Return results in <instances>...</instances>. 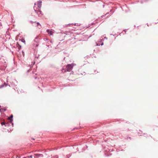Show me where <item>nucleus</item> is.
I'll use <instances>...</instances> for the list:
<instances>
[{"mask_svg":"<svg viewBox=\"0 0 158 158\" xmlns=\"http://www.w3.org/2000/svg\"><path fill=\"white\" fill-rule=\"evenodd\" d=\"M37 26H38L39 25H40V23L39 22L37 23Z\"/></svg>","mask_w":158,"mask_h":158,"instance_id":"13","label":"nucleus"},{"mask_svg":"<svg viewBox=\"0 0 158 158\" xmlns=\"http://www.w3.org/2000/svg\"><path fill=\"white\" fill-rule=\"evenodd\" d=\"M1 125L2 126L3 125H5V126H6L8 125V124L7 123H6L4 122H2L1 123Z\"/></svg>","mask_w":158,"mask_h":158,"instance_id":"9","label":"nucleus"},{"mask_svg":"<svg viewBox=\"0 0 158 158\" xmlns=\"http://www.w3.org/2000/svg\"><path fill=\"white\" fill-rule=\"evenodd\" d=\"M27 157L28 158H32V155L30 156H27Z\"/></svg>","mask_w":158,"mask_h":158,"instance_id":"12","label":"nucleus"},{"mask_svg":"<svg viewBox=\"0 0 158 158\" xmlns=\"http://www.w3.org/2000/svg\"><path fill=\"white\" fill-rule=\"evenodd\" d=\"M20 40L24 44H25V41L24 39H21Z\"/></svg>","mask_w":158,"mask_h":158,"instance_id":"10","label":"nucleus"},{"mask_svg":"<svg viewBox=\"0 0 158 158\" xmlns=\"http://www.w3.org/2000/svg\"><path fill=\"white\" fill-rule=\"evenodd\" d=\"M35 64V62H34L32 64L34 65Z\"/></svg>","mask_w":158,"mask_h":158,"instance_id":"23","label":"nucleus"},{"mask_svg":"<svg viewBox=\"0 0 158 158\" xmlns=\"http://www.w3.org/2000/svg\"><path fill=\"white\" fill-rule=\"evenodd\" d=\"M101 17L102 18H103L104 17V15L102 16Z\"/></svg>","mask_w":158,"mask_h":158,"instance_id":"24","label":"nucleus"},{"mask_svg":"<svg viewBox=\"0 0 158 158\" xmlns=\"http://www.w3.org/2000/svg\"><path fill=\"white\" fill-rule=\"evenodd\" d=\"M7 85H8V84H7L5 82L4 84L0 85V89L3 88L4 86H6Z\"/></svg>","mask_w":158,"mask_h":158,"instance_id":"7","label":"nucleus"},{"mask_svg":"<svg viewBox=\"0 0 158 158\" xmlns=\"http://www.w3.org/2000/svg\"><path fill=\"white\" fill-rule=\"evenodd\" d=\"M103 45V42H102V43H101V45ZM100 45V44H98V43L97 44V46H98V45H99H99Z\"/></svg>","mask_w":158,"mask_h":158,"instance_id":"11","label":"nucleus"},{"mask_svg":"<svg viewBox=\"0 0 158 158\" xmlns=\"http://www.w3.org/2000/svg\"><path fill=\"white\" fill-rule=\"evenodd\" d=\"M39 41V39L38 36H36L34 40V41L36 43H38Z\"/></svg>","mask_w":158,"mask_h":158,"instance_id":"6","label":"nucleus"},{"mask_svg":"<svg viewBox=\"0 0 158 158\" xmlns=\"http://www.w3.org/2000/svg\"><path fill=\"white\" fill-rule=\"evenodd\" d=\"M104 6H105V5H103V7H104Z\"/></svg>","mask_w":158,"mask_h":158,"instance_id":"26","label":"nucleus"},{"mask_svg":"<svg viewBox=\"0 0 158 158\" xmlns=\"http://www.w3.org/2000/svg\"><path fill=\"white\" fill-rule=\"evenodd\" d=\"M30 71V70H28V71H27L28 72H29Z\"/></svg>","mask_w":158,"mask_h":158,"instance_id":"21","label":"nucleus"},{"mask_svg":"<svg viewBox=\"0 0 158 158\" xmlns=\"http://www.w3.org/2000/svg\"><path fill=\"white\" fill-rule=\"evenodd\" d=\"M124 31H125V33H126V29H125V30H124Z\"/></svg>","mask_w":158,"mask_h":158,"instance_id":"20","label":"nucleus"},{"mask_svg":"<svg viewBox=\"0 0 158 158\" xmlns=\"http://www.w3.org/2000/svg\"><path fill=\"white\" fill-rule=\"evenodd\" d=\"M23 158H28L27 157H27H23Z\"/></svg>","mask_w":158,"mask_h":158,"instance_id":"22","label":"nucleus"},{"mask_svg":"<svg viewBox=\"0 0 158 158\" xmlns=\"http://www.w3.org/2000/svg\"><path fill=\"white\" fill-rule=\"evenodd\" d=\"M42 1L41 0L38 1L37 2V5L39 8H40L41 6Z\"/></svg>","mask_w":158,"mask_h":158,"instance_id":"4","label":"nucleus"},{"mask_svg":"<svg viewBox=\"0 0 158 158\" xmlns=\"http://www.w3.org/2000/svg\"><path fill=\"white\" fill-rule=\"evenodd\" d=\"M12 124L13 125V123H12Z\"/></svg>","mask_w":158,"mask_h":158,"instance_id":"31","label":"nucleus"},{"mask_svg":"<svg viewBox=\"0 0 158 158\" xmlns=\"http://www.w3.org/2000/svg\"><path fill=\"white\" fill-rule=\"evenodd\" d=\"M73 64H69L66 66L67 71H70L73 69Z\"/></svg>","mask_w":158,"mask_h":158,"instance_id":"1","label":"nucleus"},{"mask_svg":"<svg viewBox=\"0 0 158 158\" xmlns=\"http://www.w3.org/2000/svg\"><path fill=\"white\" fill-rule=\"evenodd\" d=\"M104 38H105V39H107V38L106 37H104Z\"/></svg>","mask_w":158,"mask_h":158,"instance_id":"25","label":"nucleus"},{"mask_svg":"<svg viewBox=\"0 0 158 158\" xmlns=\"http://www.w3.org/2000/svg\"><path fill=\"white\" fill-rule=\"evenodd\" d=\"M47 32L50 35H52L53 34V31L50 29H47Z\"/></svg>","mask_w":158,"mask_h":158,"instance_id":"5","label":"nucleus"},{"mask_svg":"<svg viewBox=\"0 0 158 158\" xmlns=\"http://www.w3.org/2000/svg\"><path fill=\"white\" fill-rule=\"evenodd\" d=\"M13 117V116L12 115H11L9 117V119L10 120V123H12L13 121L12 118Z\"/></svg>","mask_w":158,"mask_h":158,"instance_id":"8","label":"nucleus"},{"mask_svg":"<svg viewBox=\"0 0 158 158\" xmlns=\"http://www.w3.org/2000/svg\"><path fill=\"white\" fill-rule=\"evenodd\" d=\"M22 53H23V56H24V52H23V51H22Z\"/></svg>","mask_w":158,"mask_h":158,"instance_id":"15","label":"nucleus"},{"mask_svg":"<svg viewBox=\"0 0 158 158\" xmlns=\"http://www.w3.org/2000/svg\"><path fill=\"white\" fill-rule=\"evenodd\" d=\"M70 25V24H67V25Z\"/></svg>","mask_w":158,"mask_h":158,"instance_id":"29","label":"nucleus"},{"mask_svg":"<svg viewBox=\"0 0 158 158\" xmlns=\"http://www.w3.org/2000/svg\"><path fill=\"white\" fill-rule=\"evenodd\" d=\"M21 46H19V48H21Z\"/></svg>","mask_w":158,"mask_h":158,"instance_id":"19","label":"nucleus"},{"mask_svg":"<svg viewBox=\"0 0 158 158\" xmlns=\"http://www.w3.org/2000/svg\"><path fill=\"white\" fill-rule=\"evenodd\" d=\"M34 10L35 12L39 16H40V15H42V14L41 13L42 12L40 10H35V7H34Z\"/></svg>","mask_w":158,"mask_h":158,"instance_id":"3","label":"nucleus"},{"mask_svg":"<svg viewBox=\"0 0 158 158\" xmlns=\"http://www.w3.org/2000/svg\"><path fill=\"white\" fill-rule=\"evenodd\" d=\"M34 156L35 158H38L39 157H43V155L42 154H34Z\"/></svg>","mask_w":158,"mask_h":158,"instance_id":"2","label":"nucleus"},{"mask_svg":"<svg viewBox=\"0 0 158 158\" xmlns=\"http://www.w3.org/2000/svg\"><path fill=\"white\" fill-rule=\"evenodd\" d=\"M8 77H7L6 78V82H8Z\"/></svg>","mask_w":158,"mask_h":158,"instance_id":"16","label":"nucleus"},{"mask_svg":"<svg viewBox=\"0 0 158 158\" xmlns=\"http://www.w3.org/2000/svg\"><path fill=\"white\" fill-rule=\"evenodd\" d=\"M76 24H74V25H76Z\"/></svg>","mask_w":158,"mask_h":158,"instance_id":"30","label":"nucleus"},{"mask_svg":"<svg viewBox=\"0 0 158 158\" xmlns=\"http://www.w3.org/2000/svg\"><path fill=\"white\" fill-rule=\"evenodd\" d=\"M109 13H107L105 15H106L107 14H108Z\"/></svg>","mask_w":158,"mask_h":158,"instance_id":"27","label":"nucleus"},{"mask_svg":"<svg viewBox=\"0 0 158 158\" xmlns=\"http://www.w3.org/2000/svg\"><path fill=\"white\" fill-rule=\"evenodd\" d=\"M1 111V110L0 109V111Z\"/></svg>","mask_w":158,"mask_h":158,"instance_id":"32","label":"nucleus"},{"mask_svg":"<svg viewBox=\"0 0 158 158\" xmlns=\"http://www.w3.org/2000/svg\"><path fill=\"white\" fill-rule=\"evenodd\" d=\"M102 41V40L100 39V40H99V42H101V41Z\"/></svg>","mask_w":158,"mask_h":158,"instance_id":"18","label":"nucleus"},{"mask_svg":"<svg viewBox=\"0 0 158 158\" xmlns=\"http://www.w3.org/2000/svg\"><path fill=\"white\" fill-rule=\"evenodd\" d=\"M38 46V44H36L35 46L36 47H37Z\"/></svg>","mask_w":158,"mask_h":158,"instance_id":"17","label":"nucleus"},{"mask_svg":"<svg viewBox=\"0 0 158 158\" xmlns=\"http://www.w3.org/2000/svg\"><path fill=\"white\" fill-rule=\"evenodd\" d=\"M34 5H36V4H35V3Z\"/></svg>","mask_w":158,"mask_h":158,"instance_id":"28","label":"nucleus"},{"mask_svg":"<svg viewBox=\"0 0 158 158\" xmlns=\"http://www.w3.org/2000/svg\"><path fill=\"white\" fill-rule=\"evenodd\" d=\"M2 24L1 23H0V29H1V28H2Z\"/></svg>","mask_w":158,"mask_h":158,"instance_id":"14","label":"nucleus"}]
</instances>
